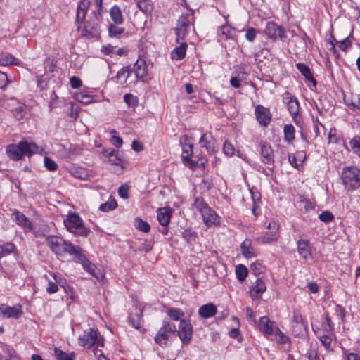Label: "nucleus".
<instances>
[{
  "instance_id": "obj_1",
  "label": "nucleus",
  "mask_w": 360,
  "mask_h": 360,
  "mask_svg": "<svg viewBox=\"0 0 360 360\" xmlns=\"http://www.w3.org/2000/svg\"><path fill=\"white\" fill-rule=\"evenodd\" d=\"M89 6V0H81L78 2L75 22L82 37L87 39L97 38L101 32L100 24L102 15L91 12L87 20H85Z\"/></svg>"
},
{
  "instance_id": "obj_2",
  "label": "nucleus",
  "mask_w": 360,
  "mask_h": 360,
  "mask_svg": "<svg viewBox=\"0 0 360 360\" xmlns=\"http://www.w3.org/2000/svg\"><path fill=\"white\" fill-rule=\"evenodd\" d=\"M46 243L53 252L60 256L65 253L74 256L79 248V246L75 245L71 242L53 235L46 237Z\"/></svg>"
},
{
  "instance_id": "obj_3",
  "label": "nucleus",
  "mask_w": 360,
  "mask_h": 360,
  "mask_svg": "<svg viewBox=\"0 0 360 360\" xmlns=\"http://www.w3.org/2000/svg\"><path fill=\"white\" fill-rule=\"evenodd\" d=\"M78 342L80 346L86 348H91L94 345L96 346L95 348L103 347L105 339L97 329L91 328L84 330L83 334L79 337Z\"/></svg>"
},
{
  "instance_id": "obj_4",
  "label": "nucleus",
  "mask_w": 360,
  "mask_h": 360,
  "mask_svg": "<svg viewBox=\"0 0 360 360\" xmlns=\"http://www.w3.org/2000/svg\"><path fill=\"white\" fill-rule=\"evenodd\" d=\"M64 224L75 236L86 237L90 233V229L84 225L82 218L76 213L69 214L64 220Z\"/></svg>"
},
{
  "instance_id": "obj_5",
  "label": "nucleus",
  "mask_w": 360,
  "mask_h": 360,
  "mask_svg": "<svg viewBox=\"0 0 360 360\" xmlns=\"http://www.w3.org/2000/svg\"><path fill=\"white\" fill-rule=\"evenodd\" d=\"M342 183L348 191H354L360 186V170L356 167H348L343 169Z\"/></svg>"
},
{
  "instance_id": "obj_6",
  "label": "nucleus",
  "mask_w": 360,
  "mask_h": 360,
  "mask_svg": "<svg viewBox=\"0 0 360 360\" xmlns=\"http://www.w3.org/2000/svg\"><path fill=\"white\" fill-rule=\"evenodd\" d=\"M176 333V327L175 324L169 320L164 319L162 327L157 333L154 340L160 347H165L167 345V340L172 335H174Z\"/></svg>"
},
{
  "instance_id": "obj_7",
  "label": "nucleus",
  "mask_w": 360,
  "mask_h": 360,
  "mask_svg": "<svg viewBox=\"0 0 360 360\" xmlns=\"http://www.w3.org/2000/svg\"><path fill=\"white\" fill-rule=\"evenodd\" d=\"M283 103L287 106L290 114L295 123L300 122V103L297 98L290 93L286 91L283 95Z\"/></svg>"
},
{
  "instance_id": "obj_8",
  "label": "nucleus",
  "mask_w": 360,
  "mask_h": 360,
  "mask_svg": "<svg viewBox=\"0 0 360 360\" xmlns=\"http://www.w3.org/2000/svg\"><path fill=\"white\" fill-rule=\"evenodd\" d=\"M191 19L193 16L191 14H182L177 20V25L175 28L176 41L184 39L188 32V30L192 24Z\"/></svg>"
},
{
  "instance_id": "obj_9",
  "label": "nucleus",
  "mask_w": 360,
  "mask_h": 360,
  "mask_svg": "<svg viewBox=\"0 0 360 360\" xmlns=\"http://www.w3.org/2000/svg\"><path fill=\"white\" fill-rule=\"evenodd\" d=\"M291 328L295 336H303L308 332L307 325L304 323L302 314L297 311H293Z\"/></svg>"
},
{
  "instance_id": "obj_10",
  "label": "nucleus",
  "mask_w": 360,
  "mask_h": 360,
  "mask_svg": "<svg viewBox=\"0 0 360 360\" xmlns=\"http://www.w3.org/2000/svg\"><path fill=\"white\" fill-rule=\"evenodd\" d=\"M176 333L182 344L188 345L193 337V326L185 319H181Z\"/></svg>"
},
{
  "instance_id": "obj_11",
  "label": "nucleus",
  "mask_w": 360,
  "mask_h": 360,
  "mask_svg": "<svg viewBox=\"0 0 360 360\" xmlns=\"http://www.w3.org/2000/svg\"><path fill=\"white\" fill-rule=\"evenodd\" d=\"M260 148L262 162L264 164L271 166L268 167V169L269 171L273 172L274 167V154L271 145L265 141L262 142L260 144Z\"/></svg>"
},
{
  "instance_id": "obj_12",
  "label": "nucleus",
  "mask_w": 360,
  "mask_h": 360,
  "mask_svg": "<svg viewBox=\"0 0 360 360\" xmlns=\"http://www.w3.org/2000/svg\"><path fill=\"white\" fill-rule=\"evenodd\" d=\"M264 32L268 38L273 41H276L278 39H283L286 37L283 27L278 25L273 21L267 22Z\"/></svg>"
},
{
  "instance_id": "obj_13",
  "label": "nucleus",
  "mask_w": 360,
  "mask_h": 360,
  "mask_svg": "<svg viewBox=\"0 0 360 360\" xmlns=\"http://www.w3.org/2000/svg\"><path fill=\"white\" fill-rule=\"evenodd\" d=\"M73 261L82 265L83 269L92 276H96V266L92 264L84 254V250L79 247L73 256Z\"/></svg>"
},
{
  "instance_id": "obj_14",
  "label": "nucleus",
  "mask_w": 360,
  "mask_h": 360,
  "mask_svg": "<svg viewBox=\"0 0 360 360\" xmlns=\"http://www.w3.org/2000/svg\"><path fill=\"white\" fill-rule=\"evenodd\" d=\"M22 307L20 304L13 307L5 304L0 305V315L4 318L18 319L22 316Z\"/></svg>"
},
{
  "instance_id": "obj_15",
  "label": "nucleus",
  "mask_w": 360,
  "mask_h": 360,
  "mask_svg": "<svg viewBox=\"0 0 360 360\" xmlns=\"http://www.w3.org/2000/svg\"><path fill=\"white\" fill-rule=\"evenodd\" d=\"M256 119L262 127H266L271 120V114L269 108L262 105H257L255 110Z\"/></svg>"
},
{
  "instance_id": "obj_16",
  "label": "nucleus",
  "mask_w": 360,
  "mask_h": 360,
  "mask_svg": "<svg viewBox=\"0 0 360 360\" xmlns=\"http://www.w3.org/2000/svg\"><path fill=\"white\" fill-rule=\"evenodd\" d=\"M266 290V286L264 281L261 278H257L250 287V296L252 300L259 299Z\"/></svg>"
},
{
  "instance_id": "obj_17",
  "label": "nucleus",
  "mask_w": 360,
  "mask_h": 360,
  "mask_svg": "<svg viewBox=\"0 0 360 360\" xmlns=\"http://www.w3.org/2000/svg\"><path fill=\"white\" fill-rule=\"evenodd\" d=\"M297 248L299 255L304 260L312 257L310 243L308 240L299 239L297 241Z\"/></svg>"
},
{
  "instance_id": "obj_18",
  "label": "nucleus",
  "mask_w": 360,
  "mask_h": 360,
  "mask_svg": "<svg viewBox=\"0 0 360 360\" xmlns=\"http://www.w3.org/2000/svg\"><path fill=\"white\" fill-rule=\"evenodd\" d=\"M215 142L216 140L214 139L211 133H205L202 134L199 141L201 147L205 148L210 154L214 153L217 150Z\"/></svg>"
},
{
  "instance_id": "obj_19",
  "label": "nucleus",
  "mask_w": 360,
  "mask_h": 360,
  "mask_svg": "<svg viewBox=\"0 0 360 360\" xmlns=\"http://www.w3.org/2000/svg\"><path fill=\"white\" fill-rule=\"evenodd\" d=\"M103 155L104 157L108 158V161L112 162V164L121 166V169H123L122 164L123 162V159L122 156L120 155V152L115 149L105 150L103 152Z\"/></svg>"
},
{
  "instance_id": "obj_20",
  "label": "nucleus",
  "mask_w": 360,
  "mask_h": 360,
  "mask_svg": "<svg viewBox=\"0 0 360 360\" xmlns=\"http://www.w3.org/2000/svg\"><path fill=\"white\" fill-rule=\"evenodd\" d=\"M201 214L204 223L207 226L216 224L219 221L218 215L210 207L205 210L204 212L201 213Z\"/></svg>"
},
{
  "instance_id": "obj_21",
  "label": "nucleus",
  "mask_w": 360,
  "mask_h": 360,
  "mask_svg": "<svg viewBox=\"0 0 360 360\" xmlns=\"http://www.w3.org/2000/svg\"><path fill=\"white\" fill-rule=\"evenodd\" d=\"M217 307L213 303H208L201 306L198 310V314L203 319H209L216 315Z\"/></svg>"
},
{
  "instance_id": "obj_22",
  "label": "nucleus",
  "mask_w": 360,
  "mask_h": 360,
  "mask_svg": "<svg viewBox=\"0 0 360 360\" xmlns=\"http://www.w3.org/2000/svg\"><path fill=\"white\" fill-rule=\"evenodd\" d=\"M19 147L21 150L22 156H31L32 155L37 153L38 151V146L34 143L28 142L27 141H21L19 142Z\"/></svg>"
},
{
  "instance_id": "obj_23",
  "label": "nucleus",
  "mask_w": 360,
  "mask_h": 360,
  "mask_svg": "<svg viewBox=\"0 0 360 360\" xmlns=\"http://www.w3.org/2000/svg\"><path fill=\"white\" fill-rule=\"evenodd\" d=\"M13 216L15 218V221L20 226L27 229L29 231L33 229L32 223L30 219L20 211L15 210L13 213Z\"/></svg>"
},
{
  "instance_id": "obj_24",
  "label": "nucleus",
  "mask_w": 360,
  "mask_h": 360,
  "mask_svg": "<svg viewBox=\"0 0 360 360\" xmlns=\"http://www.w3.org/2000/svg\"><path fill=\"white\" fill-rule=\"evenodd\" d=\"M241 254L245 258L255 257L257 253L252 245L250 240H245L240 245Z\"/></svg>"
},
{
  "instance_id": "obj_25",
  "label": "nucleus",
  "mask_w": 360,
  "mask_h": 360,
  "mask_svg": "<svg viewBox=\"0 0 360 360\" xmlns=\"http://www.w3.org/2000/svg\"><path fill=\"white\" fill-rule=\"evenodd\" d=\"M172 217V211L169 207H161L158 210V220L162 226H167Z\"/></svg>"
},
{
  "instance_id": "obj_26",
  "label": "nucleus",
  "mask_w": 360,
  "mask_h": 360,
  "mask_svg": "<svg viewBox=\"0 0 360 360\" xmlns=\"http://www.w3.org/2000/svg\"><path fill=\"white\" fill-rule=\"evenodd\" d=\"M134 72L136 74V77L138 79H143L146 77L148 71H147V65L146 62L143 58H139L136 63L134 64Z\"/></svg>"
},
{
  "instance_id": "obj_27",
  "label": "nucleus",
  "mask_w": 360,
  "mask_h": 360,
  "mask_svg": "<svg viewBox=\"0 0 360 360\" xmlns=\"http://www.w3.org/2000/svg\"><path fill=\"white\" fill-rule=\"evenodd\" d=\"M296 67L297 70L301 72V74L304 77L305 79L312 83L313 86L316 87L317 83L313 76L312 72H311L309 67L301 63H297Z\"/></svg>"
},
{
  "instance_id": "obj_28",
  "label": "nucleus",
  "mask_w": 360,
  "mask_h": 360,
  "mask_svg": "<svg viewBox=\"0 0 360 360\" xmlns=\"http://www.w3.org/2000/svg\"><path fill=\"white\" fill-rule=\"evenodd\" d=\"M110 16L113 23L115 25H122L124 22L121 8L117 5H114L110 9Z\"/></svg>"
},
{
  "instance_id": "obj_29",
  "label": "nucleus",
  "mask_w": 360,
  "mask_h": 360,
  "mask_svg": "<svg viewBox=\"0 0 360 360\" xmlns=\"http://www.w3.org/2000/svg\"><path fill=\"white\" fill-rule=\"evenodd\" d=\"M274 323L270 321L267 316H262L259 321V327L260 330L266 335H272L274 333Z\"/></svg>"
},
{
  "instance_id": "obj_30",
  "label": "nucleus",
  "mask_w": 360,
  "mask_h": 360,
  "mask_svg": "<svg viewBox=\"0 0 360 360\" xmlns=\"http://www.w3.org/2000/svg\"><path fill=\"white\" fill-rule=\"evenodd\" d=\"M6 153L9 158L13 160H19L22 157L21 150L19 147V143L18 145L11 144L8 146L6 148Z\"/></svg>"
},
{
  "instance_id": "obj_31",
  "label": "nucleus",
  "mask_w": 360,
  "mask_h": 360,
  "mask_svg": "<svg viewBox=\"0 0 360 360\" xmlns=\"http://www.w3.org/2000/svg\"><path fill=\"white\" fill-rule=\"evenodd\" d=\"M218 34L221 37V39H233L236 35V31L230 25H224L218 30Z\"/></svg>"
},
{
  "instance_id": "obj_32",
  "label": "nucleus",
  "mask_w": 360,
  "mask_h": 360,
  "mask_svg": "<svg viewBox=\"0 0 360 360\" xmlns=\"http://www.w3.org/2000/svg\"><path fill=\"white\" fill-rule=\"evenodd\" d=\"M20 63V60L15 58L12 54L4 53L0 54V65L6 66L10 65H18Z\"/></svg>"
},
{
  "instance_id": "obj_33",
  "label": "nucleus",
  "mask_w": 360,
  "mask_h": 360,
  "mask_svg": "<svg viewBox=\"0 0 360 360\" xmlns=\"http://www.w3.org/2000/svg\"><path fill=\"white\" fill-rule=\"evenodd\" d=\"M188 45L186 42H182L180 44L179 46L176 47L171 53V56L172 59L174 60H182L186 56V51Z\"/></svg>"
},
{
  "instance_id": "obj_34",
  "label": "nucleus",
  "mask_w": 360,
  "mask_h": 360,
  "mask_svg": "<svg viewBox=\"0 0 360 360\" xmlns=\"http://www.w3.org/2000/svg\"><path fill=\"white\" fill-rule=\"evenodd\" d=\"M179 143L181 146L183 153L186 154V155H193V144L191 143L187 135L181 136Z\"/></svg>"
},
{
  "instance_id": "obj_35",
  "label": "nucleus",
  "mask_w": 360,
  "mask_h": 360,
  "mask_svg": "<svg viewBox=\"0 0 360 360\" xmlns=\"http://www.w3.org/2000/svg\"><path fill=\"white\" fill-rule=\"evenodd\" d=\"M137 6L145 15H149L153 10V5L150 0H139Z\"/></svg>"
},
{
  "instance_id": "obj_36",
  "label": "nucleus",
  "mask_w": 360,
  "mask_h": 360,
  "mask_svg": "<svg viewBox=\"0 0 360 360\" xmlns=\"http://www.w3.org/2000/svg\"><path fill=\"white\" fill-rule=\"evenodd\" d=\"M295 127L292 124H286L283 128L284 140L291 143L295 139Z\"/></svg>"
},
{
  "instance_id": "obj_37",
  "label": "nucleus",
  "mask_w": 360,
  "mask_h": 360,
  "mask_svg": "<svg viewBox=\"0 0 360 360\" xmlns=\"http://www.w3.org/2000/svg\"><path fill=\"white\" fill-rule=\"evenodd\" d=\"M142 315L141 311H138L136 314H129V323L135 328L139 329L141 328V316Z\"/></svg>"
},
{
  "instance_id": "obj_38",
  "label": "nucleus",
  "mask_w": 360,
  "mask_h": 360,
  "mask_svg": "<svg viewBox=\"0 0 360 360\" xmlns=\"http://www.w3.org/2000/svg\"><path fill=\"white\" fill-rule=\"evenodd\" d=\"M119 25L115 23H110L108 26L109 35L111 37H117L120 36L124 32V27H118Z\"/></svg>"
},
{
  "instance_id": "obj_39",
  "label": "nucleus",
  "mask_w": 360,
  "mask_h": 360,
  "mask_svg": "<svg viewBox=\"0 0 360 360\" xmlns=\"http://www.w3.org/2000/svg\"><path fill=\"white\" fill-rule=\"evenodd\" d=\"M15 246L13 243L0 245V257H5L14 251Z\"/></svg>"
},
{
  "instance_id": "obj_40",
  "label": "nucleus",
  "mask_w": 360,
  "mask_h": 360,
  "mask_svg": "<svg viewBox=\"0 0 360 360\" xmlns=\"http://www.w3.org/2000/svg\"><path fill=\"white\" fill-rule=\"evenodd\" d=\"M181 237L188 243L191 244L198 238V234L195 231L191 229H186L181 233Z\"/></svg>"
},
{
  "instance_id": "obj_41",
  "label": "nucleus",
  "mask_w": 360,
  "mask_h": 360,
  "mask_svg": "<svg viewBox=\"0 0 360 360\" xmlns=\"http://www.w3.org/2000/svg\"><path fill=\"white\" fill-rule=\"evenodd\" d=\"M13 116L17 120H21L24 118L25 114H26V107L25 105H18V107L13 108L11 110Z\"/></svg>"
},
{
  "instance_id": "obj_42",
  "label": "nucleus",
  "mask_w": 360,
  "mask_h": 360,
  "mask_svg": "<svg viewBox=\"0 0 360 360\" xmlns=\"http://www.w3.org/2000/svg\"><path fill=\"white\" fill-rule=\"evenodd\" d=\"M248 269L243 264H238L236 266V274L240 281H243L248 276Z\"/></svg>"
},
{
  "instance_id": "obj_43",
  "label": "nucleus",
  "mask_w": 360,
  "mask_h": 360,
  "mask_svg": "<svg viewBox=\"0 0 360 360\" xmlns=\"http://www.w3.org/2000/svg\"><path fill=\"white\" fill-rule=\"evenodd\" d=\"M135 226L139 231L144 233H148L150 230V224L141 218L135 219Z\"/></svg>"
},
{
  "instance_id": "obj_44",
  "label": "nucleus",
  "mask_w": 360,
  "mask_h": 360,
  "mask_svg": "<svg viewBox=\"0 0 360 360\" xmlns=\"http://www.w3.org/2000/svg\"><path fill=\"white\" fill-rule=\"evenodd\" d=\"M54 354L57 360H73L75 358L74 353L67 354L58 348H55Z\"/></svg>"
},
{
  "instance_id": "obj_45",
  "label": "nucleus",
  "mask_w": 360,
  "mask_h": 360,
  "mask_svg": "<svg viewBox=\"0 0 360 360\" xmlns=\"http://www.w3.org/2000/svg\"><path fill=\"white\" fill-rule=\"evenodd\" d=\"M117 206V203L115 200L112 199L107 201L105 203H103L100 205L99 210L102 212H109L110 210H115Z\"/></svg>"
},
{
  "instance_id": "obj_46",
  "label": "nucleus",
  "mask_w": 360,
  "mask_h": 360,
  "mask_svg": "<svg viewBox=\"0 0 360 360\" xmlns=\"http://www.w3.org/2000/svg\"><path fill=\"white\" fill-rule=\"evenodd\" d=\"M350 146L353 152L359 157H360V136H355L349 141Z\"/></svg>"
},
{
  "instance_id": "obj_47",
  "label": "nucleus",
  "mask_w": 360,
  "mask_h": 360,
  "mask_svg": "<svg viewBox=\"0 0 360 360\" xmlns=\"http://www.w3.org/2000/svg\"><path fill=\"white\" fill-rule=\"evenodd\" d=\"M168 316L174 321H181V318L184 316V312L181 309L176 308H170L167 311Z\"/></svg>"
},
{
  "instance_id": "obj_48",
  "label": "nucleus",
  "mask_w": 360,
  "mask_h": 360,
  "mask_svg": "<svg viewBox=\"0 0 360 360\" xmlns=\"http://www.w3.org/2000/svg\"><path fill=\"white\" fill-rule=\"evenodd\" d=\"M194 206L200 213L210 207L205 200L200 197L195 198Z\"/></svg>"
},
{
  "instance_id": "obj_49",
  "label": "nucleus",
  "mask_w": 360,
  "mask_h": 360,
  "mask_svg": "<svg viewBox=\"0 0 360 360\" xmlns=\"http://www.w3.org/2000/svg\"><path fill=\"white\" fill-rule=\"evenodd\" d=\"M131 73V68L129 66H126L122 68L120 70H119L117 73V78L118 79H121L123 78V82H125L129 77V75Z\"/></svg>"
},
{
  "instance_id": "obj_50",
  "label": "nucleus",
  "mask_w": 360,
  "mask_h": 360,
  "mask_svg": "<svg viewBox=\"0 0 360 360\" xmlns=\"http://www.w3.org/2000/svg\"><path fill=\"white\" fill-rule=\"evenodd\" d=\"M319 219L324 223H329L334 219V215L330 211L326 210L319 215Z\"/></svg>"
},
{
  "instance_id": "obj_51",
  "label": "nucleus",
  "mask_w": 360,
  "mask_h": 360,
  "mask_svg": "<svg viewBox=\"0 0 360 360\" xmlns=\"http://www.w3.org/2000/svg\"><path fill=\"white\" fill-rule=\"evenodd\" d=\"M124 101L129 106L135 107L138 105V98L131 94H126L124 96Z\"/></svg>"
},
{
  "instance_id": "obj_52",
  "label": "nucleus",
  "mask_w": 360,
  "mask_h": 360,
  "mask_svg": "<svg viewBox=\"0 0 360 360\" xmlns=\"http://www.w3.org/2000/svg\"><path fill=\"white\" fill-rule=\"evenodd\" d=\"M191 155H182L181 159H182L184 164L186 166H187L191 169H195L198 166V162H195V161L191 160Z\"/></svg>"
},
{
  "instance_id": "obj_53",
  "label": "nucleus",
  "mask_w": 360,
  "mask_h": 360,
  "mask_svg": "<svg viewBox=\"0 0 360 360\" xmlns=\"http://www.w3.org/2000/svg\"><path fill=\"white\" fill-rule=\"evenodd\" d=\"M44 165L48 170L51 172L56 171L58 168L57 163L48 157L44 158Z\"/></svg>"
},
{
  "instance_id": "obj_54",
  "label": "nucleus",
  "mask_w": 360,
  "mask_h": 360,
  "mask_svg": "<svg viewBox=\"0 0 360 360\" xmlns=\"http://www.w3.org/2000/svg\"><path fill=\"white\" fill-rule=\"evenodd\" d=\"M129 186L127 184H122L118 188V195L120 198L123 199H128L129 195Z\"/></svg>"
},
{
  "instance_id": "obj_55",
  "label": "nucleus",
  "mask_w": 360,
  "mask_h": 360,
  "mask_svg": "<svg viewBox=\"0 0 360 360\" xmlns=\"http://www.w3.org/2000/svg\"><path fill=\"white\" fill-rule=\"evenodd\" d=\"M328 143H338L340 141V137L338 136L337 130L335 128H332L330 129L328 136Z\"/></svg>"
},
{
  "instance_id": "obj_56",
  "label": "nucleus",
  "mask_w": 360,
  "mask_h": 360,
  "mask_svg": "<svg viewBox=\"0 0 360 360\" xmlns=\"http://www.w3.org/2000/svg\"><path fill=\"white\" fill-rule=\"evenodd\" d=\"M235 148L228 141H226L223 146V152L228 156H232L234 154Z\"/></svg>"
},
{
  "instance_id": "obj_57",
  "label": "nucleus",
  "mask_w": 360,
  "mask_h": 360,
  "mask_svg": "<svg viewBox=\"0 0 360 360\" xmlns=\"http://www.w3.org/2000/svg\"><path fill=\"white\" fill-rule=\"evenodd\" d=\"M317 338L320 340L321 343L326 349L330 348L331 338L327 335H317Z\"/></svg>"
},
{
  "instance_id": "obj_58",
  "label": "nucleus",
  "mask_w": 360,
  "mask_h": 360,
  "mask_svg": "<svg viewBox=\"0 0 360 360\" xmlns=\"http://www.w3.org/2000/svg\"><path fill=\"white\" fill-rule=\"evenodd\" d=\"M278 233L270 234L266 233L264 236L261 238V242L262 243H271L277 240Z\"/></svg>"
},
{
  "instance_id": "obj_59",
  "label": "nucleus",
  "mask_w": 360,
  "mask_h": 360,
  "mask_svg": "<svg viewBox=\"0 0 360 360\" xmlns=\"http://www.w3.org/2000/svg\"><path fill=\"white\" fill-rule=\"evenodd\" d=\"M256 33H257V32L255 28H253V27L248 28L245 33V39L248 41L252 42L256 38Z\"/></svg>"
},
{
  "instance_id": "obj_60",
  "label": "nucleus",
  "mask_w": 360,
  "mask_h": 360,
  "mask_svg": "<svg viewBox=\"0 0 360 360\" xmlns=\"http://www.w3.org/2000/svg\"><path fill=\"white\" fill-rule=\"evenodd\" d=\"M110 134H112L111 141L112 144L117 148L121 147L123 143L122 139L119 136L113 135L114 134H116V131L113 129L111 131Z\"/></svg>"
},
{
  "instance_id": "obj_61",
  "label": "nucleus",
  "mask_w": 360,
  "mask_h": 360,
  "mask_svg": "<svg viewBox=\"0 0 360 360\" xmlns=\"http://www.w3.org/2000/svg\"><path fill=\"white\" fill-rule=\"evenodd\" d=\"M77 99L81 103L88 104L91 103L92 97L89 95L79 94L77 96Z\"/></svg>"
},
{
  "instance_id": "obj_62",
  "label": "nucleus",
  "mask_w": 360,
  "mask_h": 360,
  "mask_svg": "<svg viewBox=\"0 0 360 360\" xmlns=\"http://www.w3.org/2000/svg\"><path fill=\"white\" fill-rule=\"evenodd\" d=\"M70 85L72 89H78L82 86L81 79L75 76H72L70 79Z\"/></svg>"
},
{
  "instance_id": "obj_63",
  "label": "nucleus",
  "mask_w": 360,
  "mask_h": 360,
  "mask_svg": "<svg viewBox=\"0 0 360 360\" xmlns=\"http://www.w3.org/2000/svg\"><path fill=\"white\" fill-rule=\"evenodd\" d=\"M58 290V285L52 281L49 282V285L46 288V291L49 294L56 293Z\"/></svg>"
},
{
  "instance_id": "obj_64",
  "label": "nucleus",
  "mask_w": 360,
  "mask_h": 360,
  "mask_svg": "<svg viewBox=\"0 0 360 360\" xmlns=\"http://www.w3.org/2000/svg\"><path fill=\"white\" fill-rule=\"evenodd\" d=\"M93 353L98 358V360H109L107 357H105L102 351L98 349V348H93Z\"/></svg>"
}]
</instances>
